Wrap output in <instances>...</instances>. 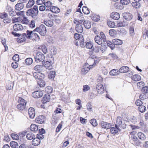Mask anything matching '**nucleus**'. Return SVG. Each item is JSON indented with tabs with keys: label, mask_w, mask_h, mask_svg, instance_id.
I'll use <instances>...</instances> for the list:
<instances>
[{
	"label": "nucleus",
	"mask_w": 148,
	"mask_h": 148,
	"mask_svg": "<svg viewBox=\"0 0 148 148\" xmlns=\"http://www.w3.org/2000/svg\"><path fill=\"white\" fill-rule=\"evenodd\" d=\"M76 31L78 33H81L83 31V28L82 25L76 24L75 27Z\"/></svg>",
	"instance_id": "20"
},
{
	"label": "nucleus",
	"mask_w": 148,
	"mask_h": 148,
	"mask_svg": "<svg viewBox=\"0 0 148 148\" xmlns=\"http://www.w3.org/2000/svg\"><path fill=\"white\" fill-rule=\"evenodd\" d=\"M30 129L32 131L36 132L38 130V126L36 125L32 124L30 126Z\"/></svg>",
	"instance_id": "37"
},
{
	"label": "nucleus",
	"mask_w": 148,
	"mask_h": 148,
	"mask_svg": "<svg viewBox=\"0 0 148 148\" xmlns=\"http://www.w3.org/2000/svg\"><path fill=\"white\" fill-rule=\"evenodd\" d=\"M24 6L23 3L21 2L18 3L15 6V9L17 10L20 11L23 9Z\"/></svg>",
	"instance_id": "13"
},
{
	"label": "nucleus",
	"mask_w": 148,
	"mask_h": 148,
	"mask_svg": "<svg viewBox=\"0 0 148 148\" xmlns=\"http://www.w3.org/2000/svg\"><path fill=\"white\" fill-rule=\"evenodd\" d=\"M100 48L101 51L103 53L104 51H105L106 50L107 48V45H102Z\"/></svg>",
	"instance_id": "61"
},
{
	"label": "nucleus",
	"mask_w": 148,
	"mask_h": 148,
	"mask_svg": "<svg viewBox=\"0 0 148 148\" xmlns=\"http://www.w3.org/2000/svg\"><path fill=\"white\" fill-rule=\"evenodd\" d=\"M129 68L127 66H122L119 69V72L124 73L128 72Z\"/></svg>",
	"instance_id": "21"
},
{
	"label": "nucleus",
	"mask_w": 148,
	"mask_h": 148,
	"mask_svg": "<svg viewBox=\"0 0 148 148\" xmlns=\"http://www.w3.org/2000/svg\"><path fill=\"white\" fill-rule=\"evenodd\" d=\"M45 58L44 55L40 52H37L36 56H34L35 61L37 63L39 62H43L44 61Z\"/></svg>",
	"instance_id": "4"
},
{
	"label": "nucleus",
	"mask_w": 148,
	"mask_h": 148,
	"mask_svg": "<svg viewBox=\"0 0 148 148\" xmlns=\"http://www.w3.org/2000/svg\"><path fill=\"white\" fill-rule=\"evenodd\" d=\"M35 3V1L34 0H29L28 3L26 4V7L27 8H31Z\"/></svg>",
	"instance_id": "31"
},
{
	"label": "nucleus",
	"mask_w": 148,
	"mask_h": 148,
	"mask_svg": "<svg viewBox=\"0 0 148 148\" xmlns=\"http://www.w3.org/2000/svg\"><path fill=\"white\" fill-rule=\"evenodd\" d=\"M138 120V118L135 116H133L131 118V122L134 124H136Z\"/></svg>",
	"instance_id": "54"
},
{
	"label": "nucleus",
	"mask_w": 148,
	"mask_h": 148,
	"mask_svg": "<svg viewBox=\"0 0 148 148\" xmlns=\"http://www.w3.org/2000/svg\"><path fill=\"white\" fill-rule=\"evenodd\" d=\"M119 70L117 69H114L110 71L109 73L111 75L115 76L119 74Z\"/></svg>",
	"instance_id": "27"
},
{
	"label": "nucleus",
	"mask_w": 148,
	"mask_h": 148,
	"mask_svg": "<svg viewBox=\"0 0 148 148\" xmlns=\"http://www.w3.org/2000/svg\"><path fill=\"white\" fill-rule=\"evenodd\" d=\"M100 125L102 128L106 129H109L111 126L110 123L103 121L100 122Z\"/></svg>",
	"instance_id": "12"
},
{
	"label": "nucleus",
	"mask_w": 148,
	"mask_h": 148,
	"mask_svg": "<svg viewBox=\"0 0 148 148\" xmlns=\"http://www.w3.org/2000/svg\"><path fill=\"white\" fill-rule=\"evenodd\" d=\"M90 89L89 86L87 85H84L83 86V91L84 92H86L88 91Z\"/></svg>",
	"instance_id": "64"
},
{
	"label": "nucleus",
	"mask_w": 148,
	"mask_h": 148,
	"mask_svg": "<svg viewBox=\"0 0 148 148\" xmlns=\"http://www.w3.org/2000/svg\"><path fill=\"white\" fill-rule=\"evenodd\" d=\"M130 2V0H120V2L121 4L124 5L128 4Z\"/></svg>",
	"instance_id": "58"
},
{
	"label": "nucleus",
	"mask_w": 148,
	"mask_h": 148,
	"mask_svg": "<svg viewBox=\"0 0 148 148\" xmlns=\"http://www.w3.org/2000/svg\"><path fill=\"white\" fill-rule=\"evenodd\" d=\"M94 40L95 42L99 45H101L102 43V39L98 35H97L95 37Z\"/></svg>",
	"instance_id": "17"
},
{
	"label": "nucleus",
	"mask_w": 148,
	"mask_h": 148,
	"mask_svg": "<svg viewBox=\"0 0 148 148\" xmlns=\"http://www.w3.org/2000/svg\"><path fill=\"white\" fill-rule=\"evenodd\" d=\"M90 123L94 127L96 126L97 125L96 120L94 119H93L90 120Z\"/></svg>",
	"instance_id": "51"
},
{
	"label": "nucleus",
	"mask_w": 148,
	"mask_h": 148,
	"mask_svg": "<svg viewBox=\"0 0 148 148\" xmlns=\"http://www.w3.org/2000/svg\"><path fill=\"white\" fill-rule=\"evenodd\" d=\"M37 83L39 86L41 87H44L45 85V81L43 80H40V81H37Z\"/></svg>",
	"instance_id": "40"
},
{
	"label": "nucleus",
	"mask_w": 148,
	"mask_h": 148,
	"mask_svg": "<svg viewBox=\"0 0 148 148\" xmlns=\"http://www.w3.org/2000/svg\"><path fill=\"white\" fill-rule=\"evenodd\" d=\"M109 33L111 36L114 37L117 34V31L114 29H111L109 31Z\"/></svg>",
	"instance_id": "33"
},
{
	"label": "nucleus",
	"mask_w": 148,
	"mask_h": 148,
	"mask_svg": "<svg viewBox=\"0 0 148 148\" xmlns=\"http://www.w3.org/2000/svg\"><path fill=\"white\" fill-rule=\"evenodd\" d=\"M26 38L25 33H24L22 34H20L18 38L17 39V41L18 43H21L25 42Z\"/></svg>",
	"instance_id": "7"
},
{
	"label": "nucleus",
	"mask_w": 148,
	"mask_h": 148,
	"mask_svg": "<svg viewBox=\"0 0 148 148\" xmlns=\"http://www.w3.org/2000/svg\"><path fill=\"white\" fill-rule=\"evenodd\" d=\"M88 62H93V64L88 65L87 63L85 64L82 67L81 71L82 73L86 74L91 68L95 66L96 64H97L99 61V60L97 57H95L94 58H89L87 60Z\"/></svg>",
	"instance_id": "1"
},
{
	"label": "nucleus",
	"mask_w": 148,
	"mask_h": 148,
	"mask_svg": "<svg viewBox=\"0 0 148 148\" xmlns=\"http://www.w3.org/2000/svg\"><path fill=\"white\" fill-rule=\"evenodd\" d=\"M100 49V47L99 46H96L94 47L92 49V51L96 53H98Z\"/></svg>",
	"instance_id": "52"
},
{
	"label": "nucleus",
	"mask_w": 148,
	"mask_h": 148,
	"mask_svg": "<svg viewBox=\"0 0 148 148\" xmlns=\"http://www.w3.org/2000/svg\"><path fill=\"white\" fill-rule=\"evenodd\" d=\"M33 75L35 78L38 80V81L43 79L45 77V75L44 74L39 72H34L33 73Z\"/></svg>",
	"instance_id": "6"
},
{
	"label": "nucleus",
	"mask_w": 148,
	"mask_h": 148,
	"mask_svg": "<svg viewBox=\"0 0 148 148\" xmlns=\"http://www.w3.org/2000/svg\"><path fill=\"white\" fill-rule=\"evenodd\" d=\"M29 20L27 19L26 17L24 16L22 20L21 23L23 24H27L29 23Z\"/></svg>",
	"instance_id": "47"
},
{
	"label": "nucleus",
	"mask_w": 148,
	"mask_h": 148,
	"mask_svg": "<svg viewBox=\"0 0 148 148\" xmlns=\"http://www.w3.org/2000/svg\"><path fill=\"white\" fill-rule=\"evenodd\" d=\"M13 29L15 31H17L23 29V27L22 26L19 24H16L13 26Z\"/></svg>",
	"instance_id": "14"
},
{
	"label": "nucleus",
	"mask_w": 148,
	"mask_h": 148,
	"mask_svg": "<svg viewBox=\"0 0 148 148\" xmlns=\"http://www.w3.org/2000/svg\"><path fill=\"white\" fill-rule=\"evenodd\" d=\"M142 92L144 93H148V86H145L143 87L142 89Z\"/></svg>",
	"instance_id": "59"
},
{
	"label": "nucleus",
	"mask_w": 148,
	"mask_h": 148,
	"mask_svg": "<svg viewBox=\"0 0 148 148\" xmlns=\"http://www.w3.org/2000/svg\"><path fill=\"white\" fill-rule=\"evenodd\" d=\"M128 23L127 21H118L117 25L118 27H122L126 26L128 25Z\"/></svg>",
	"instance_id": "19"
},
{
	"label": "nucleus",
	"mask_w": 148,
	"mask_h": 148,
	"mask_svg": "<svg viewBox=\"0 0 148 148\" xmlns=\"http://www.w3.org/2000/svg\"><path fill=\"white\" fill-rule=\"evenodd\" d=\"M44 23L47 26L49 27H52L53 24V21L50 20L47 21H45Z\"/></svg>",
	"instance_id": "34"
},
{
	"label": "nucleus",
	"mask_w": 148,
	"mask_h": 148,
	"mask_svg": "<svg viewBox=\"0 0 148 148\" xmlns=\"http://www.w3.org/2000/svg\"><path fill=\"white\" fill-rule=\"evenodd\" d=\"M50 11L53 13H58L60 12V10L58 7L52 6L50 8Z\"/></svg>",
	"instance_id": "18"
},
{
	"label": "nucleus",
	"mask_w": 148,
	"mask_h": 148,
	"mask_svg": "<svg viewBox=\"0 0 148 148\" xmlns=\"http://www.w3.org/2000/svg\"><path fill=\"white\" fill-rule=\"evenodd\" d=\"M43 95V92L41 91H36L33 92L32 96L35 98L41 97Z\"/></svg>",
	"instance_id": "9"
},
{
	"label": "nucleus",
	"mask_w": 148,
	"mask_h": 148,
	"mask_svg": "<svg viewBox=\"0 0 148 148\" xmlns=\"http://www.w3.org/2000/svg\"><path fill=\"white\" fill-rule=\"evenodd\" d=\"M118 130L116 127H112L110 129V132L112 134H115L117 133Z\"/></svg>",
	"instance_id": "45"
},
{
	"label": "nucleus",
	"mask_w": 148,
	"mask_h": 148,
	"mask_svg": "<svg viewBox=\"0 0 148 148\" xmlns=\"http://www.w3.org/2000/svg\"><path fill=\"white\" fill-rule=\"evenodd\" d=\"M147 97L145 94L144 93H142L139 96V98L141 100H144L147 98Z\"/></svg>",
	"instance_id": "53"
},
{
	"label": "nucleus",
	"mask_w": 148,
	"mask_h": 148,
	"mask_svg": "<svg viewBox=\"0 0 148 148\" xmlns=\"http://www.w3.org/2000/svg\"><path fill=\"white\" fill-rule=\"evenodd\" d=\"M117 34L121 35L125 34H126V31L125 29L121 28L117 30Z\"/></svg>",
	"instance_id": "32"
},
{
	"label": "nucleus",
	"mask_w": 148,
	"mask_h": 148,
	"mask_svg": "<svg viewBox=\"0 0 148 148\" xmlns=\"http://www.w3.org/2000/svg\"><path fill=\"white\" fill-rule=\"evenodd\" d=\"M1 42L5 47V51H6L8 49V47L6 44V41L5 39L3 38H2Z\"/></svg>",
	"instance_id": "46"
},
{
	"label": "nucleus",
	"mask_w": 148,
	"mask_h": 148,
	"mask_svg": "<svg viewBox=\"0 0 148 148\" xmlns=\"http://www.w3.org/2000/svg\"><path fill=\"white\" fill-rule=\"evenodd\" d=\"M96 89L99 93L102 94L103 92L104 88L103 85L101 83H99L97 84Z\"/></svg>",
	"instance_id": "10"
},
{
	"label": "nucleus",
	"mask_w": 148,
	"mask_h": 148,
	"mask_svg": "<svg viewBox=\"0 0 148 148\" xmlns=\"http://www.w3.org/2000/svg\"><path fill=\"white\" fill-rule=\"evenodd\" d=\"M12 67L14 69H16L18 66V64L16 62L14 61L11 64Z\"/></svg>",
	"instance_id": "62"
},
{
	"label": "nucleus",
	"mask_w": 148,
	"mask_h": 148,
	"mask_svg": "<svg viewBox=\"0 0 148 148\" xmlns=\"http://www.w3.org/2000/svg\"><path fill=\"white\" fill-rule=\"evenodd\" d=\"M112 42L115 45H120L122 44V42L121 40L115 39L112 40Z\"/></svg>",
	"instance_id": "30"
},
{
	"label": "nucleus",
	"mask_w": 148,
	"mask_h": 148,
	"mask_svg": "<svg viewBox=\"0 0 148 148\" xmlns=\"http://www.w3.org/2000/svg\"><path fill=\"white\" fill-rule=\"evenodd\" d=\"M33 60L31 58H26L25 60V62L26 65H30L33 62Z\"/></svg>",
	"instance_id": "39"
},
{
	"label": "nucleus",
	"mask_w": 148,
	"mask_h": 148,
	"mask_svg": "<svg viewBox=\"0 0 148 148\" xmlns=\"http://www.w3.org/2000/svg\"><path fill=\"white\" fill-rule=\"evenodd\" d=\"M35 137V135L34 134L31 132H29L26 135V138L28 140H31L32 139H34Z\"/></svg>",
	"instance_id": "28"
},
{
	"label": "nucleus",
	"mask_w": 148,
	"mask_h": 148,
	"mask_svg": "<svg viewBox=\"0 0 148 148\" xmlns=\"http://www.w3.org/2000/svg\"><path fill=\"white\" fill-rule=\"evenodd\" d=\"M132 79L134 81H137L141 79L140 76L138 74H136L132 77Z\"/></svg>",
	"instance_id": "35"
},
{
	"label": "nucleus",
	"mask_w": 148,
	"mask_h": 148,
	"mask_svg": "<svg viewBox=\"0 0 148 148\" xmlns=\"http://www.w3.org/2000/svg\"><path fill=\"white\" fill-rule=\"evenodd\" d=\"M139 110L141 112H144L146 110V108L144 106H140L138 108Z\"/></svg>",
	"instance_id": "57"
},
{
	"label": "nucleus",
	"mask_w": 148,
	"mask_h": 148,
	"mask_svg": "<svg viewBox=\"0 0 148 148\" xmlns=\"http://www.w3.org/2000/svg\"><path fill=\"white\" fill-rule=\"evenodd\" d=\"M83 12L85 14H88L90 13V11L88 8L85 6H84L82 9Z\"/></svg>",
	"instance_id": "48"
},
{
	"label": "nucleus",
	"mask_w": 148,
	"mask_h": 148,
	"mask_svg": "<svg viewBox=\"0 0 148 148\" xmlns=\"http://www.w3.org/2000/svg\"><path fill=\"white\" fill-rule=\"evenodd\" d=\"M43 66L42 65H37L34 68V70L36 71H40L42 70Z\"/></svg>",
	"instance_id": "44"
},
{
	"label": "nucleus",
	"mask_w": 148,
	"mask_h": 148,
	"mask_svg": "<svg viewBox=\"0 0 148 148\" xmlns=\"http://www.w3.org/2000/svg\"><path fill=\"white\" fill-rule=\"evenodd\" d=\"M41 49L44 54H45L47 53V50L45 45L42 46Z\"/></svg>",
	"instance_id": "63"
},
{
	"label": "nucleus",
	"mask_w": 148,
	"mask_h": 148,
	"mask_svg": "<svg viewBox=\"0 0 148 148\" xmlns=\"http://www.w3.org/2000/svg\"><path fill=\"white\" fill-rule=\"evenodd\" d=\"M25 106L24 104L21 105L19 104L17 105L16 106L17 108L20 110H23L25 109Z\"/></svg>",
	"instance_id": "56"
},
{
	"label": "nucleus",
	"mask_w": 148,
	"mask_h": 148,
	"mask_svg": "<svg viewBox=\"0 0 148 148\" xmlns=\"http://www.w3.org/2000/svg\"><path fill=\"white\" fill-rule=\"evenodd\" d=\"M44 5L46 6V7L48 8L51 7L52 5V3L50 1H48L46 2H45Z\"/></svg>",
	"instance_id": "55"
},
{
	"label": "nucleus",
	"mask_w": 148,
	"mask_h": 148,
	"mask_svg": "<svg viewBox=\"0 0 148 148\" xmlns=\"http://www.w3.org/2000/svg\"><path fill=\"white\" fill-rule=\"evenodd\" d=\"M116 123L115 127L117 128L119 131H121V129H124L125 128V125L122 124V119L121 116H119L117 117Z\"/></svg>",
	"instance_id": "3"
},
{
	"label": "nucleus",
	"mask_w": 148,
	"mask_h": 148,
	"mask_svg": "<svg viewBox=\"0 0 148 148\" xmlns=\"http://www.w3.org/2000/svg\"><path fill=\"white\" fill-rule=\"evenodd\" d=\"M122 16L124 19L127 21H130L132 19L133 16L131 14L128 12H125L122 14Z\"/></svg>",
	"instance_id": "8"
},
{
	"label": "nucleus",
	"mask_w": 148,
	"mask_h": 148,
	"mask_svg": "<svg viewBox=\"0 0 148 148\" xmlns=\"http://www.w3.org/2000/svg\"><path fill=\"white\" fill-rule=\"evenodd\" d=\"M74 38L76 40H78L79 41H82L84 40V39L83 36L80 34L77 33H75L74 34Z\"/></svg>",
	"instance_id": "15"
},
{
	"label": "nucleus",
	"mask_w": 148,
	"mask_h": 148,
	"mask_svg": "<svg viewBox=\"0 0 148 148\" xmlns=\"http://www.w3.org/2000/svg\"><path fill=\"white\" fill-rule=\"evenodd\" d=\"M38 6L36 5H35L33 8L28 9L27 11L26 14L27 16H31L33 18L35 19L38 16Z\"/></svg>",
	"instance_id": "2"
},
{
	"label": "nucleus",
	"mask_w": 148,
	"mask_h": 148,
	"mask_svg": "<svg viewBox=\"0 0 148 148\" xmlns=\"http://www.w3.org/2000/svg\"><path fill=\"white\" fill-rule=\"evenodd\" d=\"M10 146L13 148H18V147L17 143L14 141H11L10 143Z\"/></svg>",
	"instance_id": "38"
},
{
	"label": "nucleus",
	"mask_w": 148,
	"mask_h": 148,
	"mask_svg": "<svg viewBox=\"0 0 148 148\" xmlns=\"http://www.w3.org/2000/svg\"><path fill=\"white\" fill-rule=\"evenodd\" d=\"M86 46L88 49H92L93 46L92 42H87L86 44Z\"/></svg>",
	"instance_id": "49"
},
{
	"label": "nucleus",
	"mask_w": 148,
	"mask_h": 148,
	"mask_svg": "<svg viewBox=\"0 0 148 148\" xmlns=\"http://www.w3.org/2000/svg\"><path fill=\"white\" fill-rule=\"evenodd\" d=\"M44 64V66L46 68L49 70H51L52 69V66L51 64V61H46Z\"/></svg>",
	"instance_id": "23"
},
{
	"label": "nucleus",
	"mask_w": 148,
	"mask_h": 148,
	"mask_svg": "<svg viewBox=\"0 0 148 148\" xmlns=\"http://www.w3.org/2000/svg\"><path fill=\"white\" fill-rule=\"evenodd\" d=\"M138 136L139 139L142 140H145L146 138L145 135L141 132L138 133Z\"/></svg>",
	"instance_id": "36"
},
{
	"label": "nucleus",
	"mask_w": 148,
	"mask_h": 148,
	"mask_svg": "<svg viewBox=\"0 0 148 148\" xmlns=\"http://www.w3.org/2000/svg\"><path fill=\"white\" fill-rule=\"evenodd\" d=\"M32 36L35 38H34L35 40H39L40 39L39 36L35 33H33Z\"/></svg>",
	"instance_id": "60"
},
{
	"label": "nucleus",
	"mask_w": 148,
	"mask_h": 148,
	"mask_svg": "<svg viewBox=\"0 0 148 148\" xmlns=\"http://www.w3.org/2000/svg\"><path fill=\"white\" fill-rule=\"evenodd\" d=\"M38 32L42 36L45 35L47 32V29L45 26L43 24H41L38 27Z\"/></svg>",
	"instance_id": "5"
},
{
	"label": "nucleus",
	"mask_w": 148,
	"mask_h": 148,
	"mask_svg": "<svg viewBox=\"0 0 148 148\" xmlns=\"http://www.w3.org/2000/svg\"><path fill=\"white\" fill-rule=\"evenodd\" d=\"M53 90L52 88L50 86H48L45 88V91L48 94L51 93Z\"/></svg>",
	"instance_id": "42"
},
{
	"label": "nucleus",
	"mask_w": 148,
	"mask_h": 148,
	"mask_svg": "<svg viewBox=\"0 0 148 148\" xmlns=\"http://www.w3.org/2000/svg\"><path fill=\"white\" fill-rule=\"evenodd\" d=\"M40 143V140L38 138H36L35 137L32 141V144L34 146L39 145Z\"/></svg>",
	"instance_id": "22"
},
{
	"label": "nucleus",
	"mask_w": 148,
	"mask_h": 148,
	"mask_svg": "<svg viewBox=\"0 0 148 148\" xmlns=\"http://www.w3.org/2000/svg\"><path fill=\"white\" fill-rule=\"evenodd\" d=\"M50 97V95L47 94L45 95L43 97L42 100V103H46L49 101Z\"/></svg>",
	"instance_id": "25"
},
{
	"label": "nucleus",
	"mask_w": 148,
	"mask_h": 148,
	"mask_svg": "<svg viewBox=\"0 0 148 148\" xmlns=\"http://www.w3.org/2000/svg\"><path fill=\"white\" fill-rule=\"evenodd\" d=\"M45 120V116L41 115L38 116L36 119V121L37 123L42 124L44 122Z\"/></svg>",
	"instance_id": "11"
},
{
	"label": "nucleus",
	"mask_w": 148,
	"mask_h": 148,
	"mask_svg": "<svg viewBox=\"0 0 148 148\" xmlns=\"http://www.w3.org/2000/svg\"><path fill=\"white\" fill-rule=\"evenodd\" d=\"M132 6L136 9L140 7V4L138 1H136L135 2H133L132 3Z\"/></svg>",
	"instance_id": "29"
},
{
	"label": "nucleus",
	"mask_w": 148,
	"mask_h": 148,
	"mask_svg": "<svg viewBox=\"0 0 148 148\" xmlns=\"http://www.w3.org/2000/svg\"><path fill=\"white\" fill-rule=\"evenodd\" d=\"M10 136L13 140H17L19 138V136L16 134L12 133Z\"/></svg>",
	"instance_id": "50"
},
{
	"label": "nucleus",
	"mask_w": 148,
	"mask_h": 148,
	"mask_svg": "<svg viewBox=\"0 0 148 148\" xmlns=\"http://www.w3.org/2000/svg\"><path fill=\"white\" fill-rule=\"evenodd\" d=\"M56 72L54 71H51L48 74V77L51 80L54 79L55 76Z\"/></svg>",
	"instance_id": "26"
},
{
	"label": "nucleus",
	"mask_w": 148,
	"mask_h": 148,
	"mask_svg": "<svg viewBox=\"0 0 148 148\" xmlns=\"http://www.w3.org/2000/svg\"><path fill=\"white\" fill-rule=\"evenodd\" d=\"M110 17L115 20H118L120 18V15L119 13L117 12H113L110 15Z\"/></svg>",
	"instance_id": "16"
},
{
	"label": "nucleus",
	"mask_w": 148,
	"mask_h": 148,
	"mask_svg": "<svg viewBox=\"0 0 148 148\" xmlns=\"http://www.w3.org/2000/svg\"><path fill=\"white\" fill-rule=\"evenodd\" d=\"M83 25L85 28L87 29H89L91 27V23L89 21H84L83 22Z\"/></svg>",
	"instance_id": "24"
},
{
	"label": "nucleus",
	"mask_w": 148,
	"mask_h": 148,
	"mask_svg": "<svg viewBox=\"0 0 148 148\" xmlns=\"http://www.w3.org/2000/svg\"><path fill=\"white\" fill-rule=\"evenodd\" d=\"M18 103L19 104L21 105H23V104H24L25 106L27 103L26 101L21 97H18Z\"/></svg>",
	"instance_id": "41"
},
{
	"label": "nucleus",
	"mask_w": 148,
	"mask_h": 148,
	"mask_svg": "<svg viewBox=\"0 0 148 148\" xmlns=\"http://www.w3.org/2000/svg\"><path fill=\"white\" fill-rule=\"evenodd\" d=\"M32 31H29L27 30L26 31V36L27 38L28 39H30L31 37V35L32 36V34H33Z\"/></svg>",
	"instance_id": "43"
}]
</instances>
